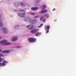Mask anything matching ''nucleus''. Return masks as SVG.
I'll return each instance as SVG.
<instances>
[{
	"label": "nucleus",
	"instance_id": "1",
	"mask_svg": "<svg viewBox=\"0 0 76 76\" xmlns=\"http://www.w3.org/2000/svg\"><path fill=\"white\" fill-rule=\"evenodd\" d=\"M0 44H4V45H9L11 44V43L7 42V40H3L0 41Z\"/></svg>",
	"mask_w": 76,
	"mask_h": 76
},
{
	"label": "nucleus",
	"instance_id": "2",
	"mask_svg": "<svg viewBox=\"0 0 76 76\" xmlns=\"http://www.w3.org/2000/svg\"><path fill=\"white\" fill-rule=\"evenodd\" d=\"M29 42H35L36 39L33 37H31L28 39Z\"/></svg>",
	"mask_w": 76,
	"mask_h": 76
},
{
	"label": "nucleus",
	"instance_id": "3",
	"mask_svg": "<svg viewBox=\"0 0 76 76\" xmlns=\"http://www.w3.org/2000/svg\"><path fill=\"white\" fill-rule=\"evenodd\" d=\"M25 15H26V13H25L19 12L18 13V15L21 18H25Z\"/></svg>",
	"mask_w": 76,
	"mask_h": 76
},
{
	"label": "nucleus",
	"instance_id": "4",
	"mask_svg": "<svg viewBox=\"0 0 76 76\" xmlns=\"http://www.w3.org/2000/svg\"><path fill=\"white\" fill-rule=\"evenodd\" d=\"M37 22V20L35 19H31L30 21V23H31V24H35V23H36Z\"/></svg>",
	"mask_w": 76,
	"mask_h": 76
},
{
	"label": "nucleus",
	"instance_id": "5",
	"mask_svg": "<svg viewBox=\"0 0 76 76\" xmlns=\"http://www.w3.org/2000/svg\"><path fill=\"white\" fill-rule=\"evenodd\" d=\"M31 20L32 19H31V18L29 17H27L24 19V21H25V22L28 21L29 23H30V21H31Z\"/></svg>",
	"mask_w": 76,
	"mask_h": 76
},
{
	"label": "nucleus",
	"instance_id": "6",
	"mask_svg": "<svg viewBox=\"0 0 76 76\" xmlns=\"http://www.w3.org/2000/svg\"><path fill=\"white\" fill-rule=\"evenodd\" d=\"M38 31L39 30L38 29H34L31 31V33L32 34H35V33H37V32H38Z\"/></svg>",
	"mask_w": 76,
	"mask_h": 76
},
{
	"label": "nucleus",
	"instance_id": "7",
	"mask_svg": "<svg viewBox=\"0 0 76 76\" xmlns=\"http://www.w3.org/2000/svg\"><path fill=\"white\" fill-rule=\"evenodd\" d=\"M50 26H45V29L46 31H47L46 32V33L47 34L49 32V29H50Z\"/></svg>",
	"mask_w": 76,
	"mask_h": 76
},
{
	"label": "nucleus",
	"instance_id": "8",
	"mask_svg": "<svg viewBox=\"0 0 76 76\" xmlns=\"http://www.w3.org/2000/svg\"><path fill=\"white\" fill-rule=\"evenodd\" d=\"M37 2H35L34 4V6L35 7H38L40 5L38 4V3H39L41 1V0H36Z\"/></svg>",
	"mask_w": 76,
	"mask_h": 76
},
{
	"label": "nucleus",
	"instance_id": "9",
	"mask_svg": "<svg viewBox=\"0 0 76 76\" xmlns=\"http://www.w3.org/2000/svg\"><path fill=\"white\" fill-rule=\"evenodd\" d=\"M0 53H10L9 51L5 50L1 51V50L0 49Z\"/></svg>",
	"mask_w": 76,
	"mask_h": 76
},
{
	"label": "nucleus",
	"instance_id": "10",
	"mask_svg": "<svg viewBox=\"0 0 76 76\" xmlns=\"http://www.w3.org/2000/svg\"><path fill=\"white\" fill-rule=\"evenodd\" d=\"M27 28L28 29H32V28H33V25L32 24L30 25L27 26Z\"/></svg>",
	"mask_w": 76,
	"mask_h": 76
},
{
	"label": "nucleus",
	"instance_id": "11",
	"mask_svg": "<svg viewBox=\"0 0 76 76\" xmlns=\"http://www.w3.org/2000/svg\"><path fill=\"white\" fill-rule=\"evenodd\" d=\"M3 29L4 31L3 32L4 34H7V28H3Z\"/></svg>",
	"mask_w": 76,
	"mask_h": 76
},
{
	"label": "nucleus",
	"instance_id": "12",
	"mask_svg": "<svg viewBox=\"0 0 76 76\" xmlns=\"http://www.w3.org/2000/svg\"><path fill=\"white\" fill-rule=\"evenodd\" d=\"M18 39V37H14L12 38V42H14L15 41H16V40H17Z\"/></svg>",
	"mask_w": 76,
	"mask_h": 76
},
{
	"label": "nucleus",
	"instance_id": "13",
	"mask_svg": "<svg viewBox=\"0 0 76 76\" xmlns=\"http://www.w3.org/2000/svg\"><path fill=\"white\" fill-rule=\"evenodd\" d=\"M2 61H0V66H5L6 65V61H3L2 63L1 64V62Z\"/></svg>",
	"mask_w": 76,
	"mask_h": 76
},
{
	"label": "nucleus",
	"instance_id": "14",
	"mask_svg": "<svg viewBox=\"0 0 76 76\" xmlns=\"http://www.w3.org/2000/svg\"><path fill=\"white\" fill-rule=\"evenodd\" d=\"M47 10H44L42 11H41L40 12H39V13H47Z\"/></svg>",
	"mask_w": 76,
	"mask_h": 76
},
{
	"label": "nucleus",
	"instance_id": "15",
	"mask_svg": "<svg viewBox=\"0 0 76 76\" xmlns=\"http://www.w3.org/2000/svg\"><path fill=\"white\" fill-rule=\"evenodd\" d=\"M38 9V7H32L31 8V10H37Z\"/></svg>",
	"mask_w": 76,
	"mask_h": 76
},
{
	"label": "nucleus",
	"instance_id": "16",
	"mask_svg": "<svg viewBox=\"0 0 76 76\" xmlns=\"http://www.w3.org/2000/svg\"><path fill=\"white\" fill-rule=\"evenodd\" d=\"M15 7H19V3L18 2H15Z\"/></svg>",
	"mask_w": 76,
	"mask_h": 76
},
{
	"label": "nucleus",
	"instance_id": "17",
	"mask_svg": "<svg viewBox=\"0 0 76 76\" xmlns=\"http://www.w3.org/2000/svg\"><path fill=\"white\" fill-rule=\"evenodd\" d=\"M41 34V33L39 32L36 33V37H38L39 36H40Z\"/></svg>",
	"mask_w": 76,
	"mask_h": 76
},
{
	"label": "nucleus",
	"instance_id": "18",
	"mask_svg": "<svg viewBox=\"0 0 76 76\" xmlns=\"http://www.w3.org/2000/svg\"><path fill=\"white\" fill-rule=\"evenodd\" d=\"M47 7V6L46 5H42V10H43V9H45V8H46Z\"/></svg>",
	"mask_w": 76,
	"mask_h": 76
},
{
	"label": "nucleus",
	"instance_id": "19",
	"mask_svg": "<svg viewBox=\"0 0 76 76\" xmlns=\"http://www.w3.org/2000/svg\"><path fill=\"white\" fill-rule=\"evenodd\" d=\"M45 18V16L43 15L40 18V20L41 21H42L43 20V19H44V18Z\"/></svg>",
	"mask_w": 76,
	"mask_h": 76
},
{
	"label": "nucleus",
	"instance_id": "20",
	"mask_svg": "<svg viewBox=\"0 0 76 76\" xmlns=\"http://www.w3.org/2000/svg\"><path fill=\"white\" fill-rule=\"evenodd\" d=\"M20 4L21 6H23V7H25V4L24 3L22 2H20Z\"/></svg>",
	"mask_w": 76,
	"mask_h": 76
},
{
	"label": "nucleus",
	"instance_id": "21",
	"mask_svg": "<svg viewBox=\"0 0 76 76\" xmlns=\"http://www.w3.org/2000/svg\"><path fill=\"white\" fill-rule=\"evenodd\" d=\"M19 26H18V25H16L15 26V29H18V28H19Z\"/></svg>",
	"mask_w": 76,
	"mask_h": 76
},
{
	"label": "nucleus",
	"instance_id": "22",
	"mask_svg": "<svg viewBox=\"0 0 76 76\" xmlns=\"http://www.w3.org/2000/svg\"><path fill=\"white\" fill-rule=\"evenodd\" d=\"M43 16H46V18H48L49 15L48 14V13H47V14H46V15H44Z\"/></svg>",
	"mask_w": 76,
	"mask_h": 76
},
{
	"label": "nucleus",
	"instance_id": "23",
	"mask_svg": "<svg viewBox=\"0 0 76 76\" xmlns=\"http://www.w3.org/2000/svg\"><path fill=\"white\" fill-rule=\"evenodd\" d=\"M20 12H25V10H20Z\"/></svg>",
	"mask_w": 76,
	"mask_h": 76
},
{
	"label": "nucleus",
	"instance_id": "24",
	"mask_svg": "<svg viewBox=\"0 0 76 76\" xmlns=\"http://www.w3.org/2000/svg\"><path fill=\"white\" fill-rule=\"evenodd\" d=\"M42 26H43V24H41L40 26H38V28H41L42 27Z\"/></svg>",
	"mask_w": 76,
	"mask_h": 76
},
{
	"label": "nucleus",
	"instance_id": "25",
	"mask_svg": "<svg viewBox=\"0 0 76 76\" xmlns=\"http://www.w3.org/2000/svg\"><path fill=\"white\" fill-rule=\"evenodd\" d=\"M38 18H39V16H36L34 17V19H37Z\"/></svg>",
	"mask_w": 76,
	"mask_h": 76
},
{
	"label": "nucleus",
	"instance_id": "26",
	"mask_svg": "<svg viewBox=\"0 0 76 76\" xmlns=\"http://www.w3.org/2000/svg\"><path fill=\"white\" fill-rule=\"evenodd\" d=\"M3 24L2 23V22H1V21H0V26H3Z\"/></svg>",
	"mask_w": 76,
	"mask_h": 76
},
{
	"label": "nucleus",
	"instance_id": "27",
	"mask_svg": "<svg viewBox=\"0 0 76 76\" xmlns=\"http://www.w3.org/2000/svg\"><path fill=\"white\" fill-rule=\"evenodd\" d=\"M31 15H35V13L34 12H31Z\"/></svg>",
	"mask_w": 76,
	"mask_h": 76
},
{
	"label": "nucleus",
	"instance_id": "28",
	"mask_svg": "<svg viewBox=\"0 0 76 76\" xmlns=\"http://www.w3.org/2000/svg\"><path fill=\"white\" fill-rule=\"evenodd\" d=\"M3 54L1 53H0V57H3Z\"/></svg>",
	"mask_w": 76,
	"mask_h": 76
},
{
	"label": "nucleus",
	"instance_id": "29",
	"mask_svg": "<svg viewBox=\"0 0 76 76\" xmlns=\"http://www.w3.org/2000/svg\"><path fill=\"white\" fill-rule=\"evenodd\" d=\"M0 61H3V58H0Z\"/></svg>",
	"mask_w": 76,
	"mask_h": 76
},
{
	"label": "nucleus",
	"instance_id": "30",
	"mask_svg": "<svg viewBox=\"0 0 76 76\" xmlns=\"http://www.w3.org/2000/svg\"><path fill=\"white\" fill-rule=\"evenodd\" d=\"M43 20V22H45V21H46V19H45V18L44 20Z\"/></svg>",
	"mask_w": 76,
	"mask_h": 76
},
{
	"label": "nucleus",
	"instance_id": "31",
	"mask_svg": "<svg viewBox=\"0 0 76 76\" xmlns=\"http://www.w3.org/2000/svg\"><path fill=\"white\" fill-rule=\"evenodd\" d=\"M21 47V46H17L16 47V48H20Z\"/></svg>",
	"mask_w": 76,
	"mask_h": 76
},
{
	"label": "nucleus",
	"instance_id": "32",
	"mask_svg": "<svg viewBox=\"0 0 76 76\" xmlns=\"http://www.w3.org/2000/svg\"><path fill=\"white\" fill-rule=\"evenodd\" d=\"M56 10V9H54L53 10V11H54V10Z\"/></svg>",
	"mask_w": 76,
	"mask_h": 76
},
{
	"label": "nucleus",
	"instance_id": "33",
	"mask_svg": "<svg viewBox=\"0 0 76 76\" xmlns=\"http://www.w3.org/2000/svg\"><path fill=\"white\" fill-rule=\"evenodd\" d=\"M1 39V37H0V39Z\"/></svg>",
	"mask_w": 76,
	"mask_h": 76
},
{
	"label": "nucleus",
	"instance_id": "34",
	"mask_svg": "<svg viewBox=\"0 0 76 76\" xmlns=\"http://www.w3.org/2000/svg\"><path fill=\"white\" fill-rule=\"evenodd\" d=\"M1 17V15H0V17Z\"/></svg>",
	"mask_w": 76,
	"mask_h": 76
},
{
	"label": "nucleus",
	"instance_id": "35",
	"mask_svg": "<svg viewBox=\"0 0 76 76\" xmlns=\"http://www.w3.org/2000/svg\"><path fill=\"white\" fill-rule=\"evenodd\" d=\"M54 21L55 22H56V20H55Z\"/></svg>",
	"mask_w": 76,
	"mask_h": 76
},
{
	"label": "nucleus",
	"instance_id": "36",
	"mask_svg": "<svg viewBox=\"0 0 76 76\" xmlns=\"http://www.w3.org/2000/svg\"><path fill=\"white\" fill-rule=\"evenodd\" d=\"M40 8H41V7H40Z\"/></svg>",
	"mask_w": 76,
	"mask_h": 76
}]
</instances>
